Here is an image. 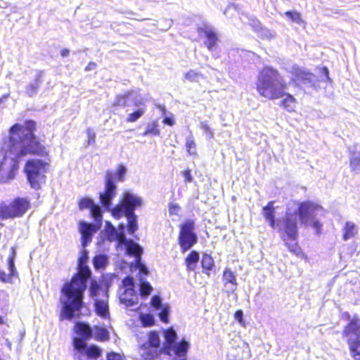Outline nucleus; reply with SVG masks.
Returning a JSON list of instances; mask_svg holds the SVG:
<instances>
[{
	"label": "nucleus",
	"mask_w": 360,
	"mask_h": 360,
	"mask_svg": "<svg viewBox=\"0 0 360 360\" xmlns=\"http://www.w3.org/2000/svg\"><path fill=\"white\" fill-rule=\"evenodd\" d=\"M77 353L86 356L89 359L97 360L102 355V349L97 345L85 343L82 345H77L73 348Z\"/></svg>",
	"instance_id": "20"
},
{
	"label": "nucleus",
	"mask_w": 360,
	"mask_h": 360,
	"mask_svg": "<svg viewBox=\"0 0 360 360\" xmlns=\"http://www.w3.org/2000/svg\"><path fill=\"white\" fill-rule=\"evenodd\" d=\"M93 265L96 271H101L105 269L109 263V258L105 254H98L93 258Z\"/></svg>",
	"instance_id": "34"
},
{
	"label": "nucleus",
	"mask_w": 360,
	"mask_h": 360,
	"mask_svg": "<svg viewBox=\"0 0 360 360\" xmlns=\"http://www.w3.org/2000/svg\"><path fill=\"white\" fill-rule=\"evenodd\" d=\"M292 75L291 81L296 85L302 84L307 87H316L318 81L317 77L309 71L293 65L290 70Z\"/></svg>",
	"instance_id": "15"
},
{
	"label": "nucleus",
	"mask_w": 360,
	"mask_h": 360,
	"mask_svg": "<svg viewBox=\"0 0 360 360\" xmlns=\"http://www.w3.org/2000/svg\"><path fill=\"white\" fill-rule=\"evenodd\" d=\"M16 255H17V253H16L15 247H14V246L11 247V250H10V255H9L7 260L15 261V258H16Z\"/></svg>",
	"instance_id": "59"
},
{
	"label": "nucleus",
	"mask_w": 360,
	"mask_h": 360,
	"mask_svg": "<svg viewBox=\"0 0 360 360\" xmlns=\"http://www.w3.org/2000/svg\"><path fill=\"white\" fill-rule=\"evenodd\" d=\"M44 75V70H37V75L34 77V81L31 82L25 86V92L27 96L32 98L37 94L43 83Z\"/></svg>",
	"instance_id": "25"
},
{
	"label": "nucleus",
	"mask_w": 360,
	"mask_h": 360,
	"mask_svg": "<svg viewBox=\"0 0 360 360\" xmlns=\"http://www.w3.org/2000/svg\"><path fill=\"white\" fill-rule=\"evenodd\" d=\"M94 336L96 340L105 341L109 338V333L106 328L95 326L94 328Z\"/></svg>",
	"instance_id": "37"
},
{
	"label": "nucleus",
	"mask_w": 360,
	"mask_h": 360,
	"mask_svg": "<svg viewBox=\"0 0 360 360\" xmlns=\"http://www.w3.org/2000/svg\"><path fill=\"white\" fill-rule=\"evenodd\" d=\"M101 290H102V285L96 280H91L89 288L90 297L95 300Z\"/></svg>",
	"instance_id": "40"
},
{
	"label": "nucleus",
	"mask_w": 360,
	"mask_h": 360,
	"mask_svg": "<svg viewBox=\"0 0 360 360\" xmlns=\"http://www.w3.org/2000/svg\"><path fill=\"white\" fill-rule=\"evenodd\" d=\"M274 201H269L267 205L262 207V214L269 225L274 229L278 226V222H281V219H276V207H274Z\"/></svg>",
	"instance_id": "23"
},
{
	"label": "nucleus",
	"mask_w": 360,
	"mask_h": 360,
	"mask_svg": "<svg viewBox=\"0 0 360 360\" xmlns=\"http://www.w3.org/2000/svg\"><path fill=\"white\" fill-rule=\"evenodd\" d=\"M181 210V207L176 203H169V213L170 215H178L179 211Z\"/></svg>",
	"instance_id": "52"
},
{
	"label": "nucleus",
	"mask_w": 360,
	"mask_h": 360,
	"mask_svg": "<svg viewBox=\"0 0 360 360\" xmlns=\"http://www.w3.org/2000/svg\"><path fill=\"white\" fill-rule=\"evenodd\" d=\"M291 203V209L295 207V210L292 213L296 217H298L301 224L305 226H311L316 229L319 233L321 229L322 224L320 221L316 219V212L322 210L323 207L311 200H306L301 202L294 201L289 202Z\"/></svg>",
	"instance_id": "5"
},
{
	"label": "nucleus",
	"mask_w": 360,
	"mask_h": 360,
	"mask_svg": "<svg viewBox=\"0 0 360 360\" xmlns=\"http://www.w3.org/2000/svg\"><path fill=\"white\" fill-rule=\"evenodd\" d=\"M234 319L237 321L240 326H245V323L243 319V311L242 309H238L234 314Z\"/></svg>",
	"instance_id": "51"
},
{
	"label": "nucleus",
	"mask_w": 360,
	"mask_h": 360,
	"mask_svg": "<svg viewBox=\"0 0 360 360\" xmlns=\"http://www.w3.org/2000/svg\"><path fill=\"white\" fill-rule=\"evenodd\" d=\"M288 240H289L287 239L285 241L283 242L285 243V245L288 247L289 251L296 255H299L301 252V248L297 243V240H290V242H289Z\"/></svg>",
	"instance_id": "45"
},
{
	"label": "nucleus",
	"mask_w": 360,
	"mask_h": 360,
	"mask_svg": "<svg viewBox=\"0 0 360 360\" xmlns=\"http://www.w3.org/2000/svg\"><path fill=\"white\" fill-rule=\"evenodd\" d=\"M139 296L142 299H146L153 291V287L150 285L149 282H148L145 277L143 274L139 272Z\"/></svg>",
	"instance_id": "27"
},
{
	"label": "nucleus",
	"mask_w": 360,
	"mask_h": 360,
	"mask_svg": "<svg viewBox=\"0 0 360 360\" xmlns=\"http://www.w3.org/2000/svg\"><path fill=\"white\" fill-rule=\"evenodd\" d=\"M321 73V82H326L328 83L332 84L333 80L329 76V70L327 67H322L320 70Z\"/></svg>",
	"instance_id": "49"
},
{
	"label": "nucleus",
	"mask_w": 360,
	"mask_h": 360,
	"mask_svg": "<svg viewBox=\"0 0 360 360\" xmlns=\"http://www.w3.org/2000/svg\"><path fill=\"white\" fill-rule=\"evenodd\" d=\"M117 184H115V174L110 170H108L105 177L104 191L99 193V202L103 212L104 211L110 212L112 213V200L117 194Z\"/></svg>",
	"instance_id": "12"
},
{
	"label": "nucleus",
	"mask_w": 360,
	"mask_h": 360,
	"mask_svg": "<svg viewBox=\"0 0 360 360\" xmlns=\"http://www.w3.org/2000/svg\"><path fill=\"white\" fill-rule=\"evenodd\" d=\"M178 243L182 253L191 250L198 241L197 233L195 231V224L193 219H186L179 226Z\"/></svg>",
	"instance_id": "11"
},
{
	"label": "nucleus",
	"mask_w": 360,
	"mask_h": 360,
	"mask_svg": "<svg viewBox=\"0 0 360 360\" xmlns=\"http://www.w3.org/2000/svg\"><path fill=\"white\" fill-rule=\"evenodd\" d=\"M48 165L46 162L41 159L32 158L26 162L24 172L32 188L34 190L41 188V184L45 182V174Z\"/></svg>",
	"instance_id": "7"
},
{
	"label": "nucleus",
	"mask_w": 360,
	"mask_h": 360,
	"mask_svg": "<svg viewBox=\"0 0 360 360\" xmlns=\"http://www.w3.org/2000/svg\"><path fill=\"white\" fill-rule=\"evenodd\" d=\"M155 311H158V316L162 322L165 323L169 322L170 307L168 304H164L162 307L158 308Z\"/></svg>",
	"instance_id": "38"
},
{
	"label": "nucleus",
	"mask_w": 360,
	"mask_h": 360,
	"mask_svg": "<svg viewBox=\"0 0 360 360\" xmlns=\"http://www.w3.org/2000/svg\"><path fill=\"white\" fill-rule=\"evenodd\" d=\"M107 227H108V228H115V226L111 224V222H110L109 221H105V229H106Z\"/></svg>",
	"instance_id": "64"
},
{
	"label": "nucleus",
	"mask_w": 360,
	"mask_h": 360,
	"mask_svg": "<svg viewBox=\"0 0 360 360\" xmlns=\"http://www.w3.org/2000/svg\"><path fill=\"white\" fill-rule=\"evenodd\" d=\"M113 107L127 108V112L133 111L127 115V122H135L146 112L147 107L143 97L138 90L127 91L123 94L117 95L112 103Z\"/></svg>",
	"instance_id": "4"
},
{
	"label": "nucleus",
	"mask_w": 360,
	"mask_h": 360,
	"mask_svg": "<svg viewBox=\"0 0 360 360\" xmlns=\"http://www.w3.org/2000/svg\"><path fill=\"white\" fill-rule=\"evenodd\" d=\"M89 252L83 250L78 259V271L70 281L65 283L61 288L62 296L60 298L62 304L60 318L71 321L85 314L82 309L85 307L84 292L88 281L91 276V271L87 265Z\"/></svg>",
	"instance_id": "2"
},
{
	"label": "nucleus",
	"mask_w": 360,
	"mask_h": 360,
	"mask_svg": "<svg viewBox=\"0 0 360 360\" xmlns=\"http://www.w3.org/2000/svg\"><path fill=\"white\" fill-rule=\"evenodd\" d=\"M107 360H123L121 355L115 353V352H110L108 353L107 355Z\"/></svg>",
	"instance_id": "56"
},
{
	"label": "nucleus",
	"mask_w": 360,
	"mask_h": 360,
	"mask_svg": "<svg viewBox=\"0 0 360 360\" xmlns=\"http://www.w3.org/2000/svg\"><path fill=\"white\" fill-rule=\"evenodd\" d=\"M150 306L153 309L154 311H156L158 308L162 307L164 303H162V298L160 295H153L150 299Z\"/></svg>",
	"instance_id": "48"
},
{
	"label": "nucleus",
	"mask_w": 360,
	"mask_h": 360,
	"mask_svg": "<svg viewBox=\"0 0 360 360\" xmlns=\"http://www.w3.org/2000/svg\"><path fill=\"white\" fill-rule=\"evenodd\" d=\"M186 148L190 155L196 154V144L191 134L186 137Z\"/></svg>",
	"instance_id": "43"
},
{
	"label": "nucleus",
	"mask_w": 360,
	"mask_h": 360,
	"mask_svg": "<svg viewBox=\"0 0 360 360\" xmlns=\"http://www.w3.org/2000/svg\"><path fill=\"white\" fill-rule=\"evenodd\" d=\"M94 220V224H90L85 221H81L79 223V231L81 235L94 234L97 232L103 224V217H101V220L97 221L96 217H92Z\"/></svg>",
	"instance_id": "26"
},
{
	"label": "nucleus",
	"mask_w": 360,
	"mask_h": 360,
	"mask_svg": "<svg viewBox=\"0 0 360 360\" xmlns=\"http://www.w3.org/2000/svg\"><path fill=\"white\" fill-rule=\"evenodd\" d=\"M342 319L345 321H347L348 322L350 321L351 319H352V316L350 315V314L348 311H345L342 314Z\"/></svg>",
	"instance_id": "61"
},
{
	"label": "nucleus",
	"mask_w": 360,
	"mask_h": 360,
	"mask_svg": "<svg viewBox=\"0 0 360 360\" xmlns=\"http://www.w3.org/2000/svg\"><path fill=\"white\" fill-rule=\"evenodd\" d=\"M78 207L80 210L89 209L91 217H96L97 221L101 220L103 217V210L100 205L96 203L94 200L89 197L82 198L78 202Z\"/></svg>",
	"instance_id": "17"
},
{
	"label": "nucleus",
	"mask_w": 360,
	"mask_h": 360,
	"mask_svg": "<svg viewBox=\"0 0 360 360\" xmlns=\"http://www.w3.org/2000/svg\"><path fill=\"white\" fill-rule=\"evenodd\" d=\"M74 331L78 337L72 338L73 348L78 345H82L87 343L94 336V329L88 323L83 321H77L74 326Z\"/></svg>",
	"instance_id": "16"
},
{
	"label": "nucleus",
	"mask_w": 360,
	"mask_h": 360,
	"mask_svg": "<svg viewBox=\"0 0 360 360\" xmlns=\"http://www.w3.org/2000/svg\"><path fill=\"white\" fill-rule=\"evenodd\" d=\"M124 216L127 219V232L129 235L134 236L138 230V216L135 213L125 214Z\"/></svg>",
	"instance_id": "33"
},
{
	"label": "nucleus",
	"mask_w": 360,
	"mask_h": 360,
	"mask_svg": "<svg viewBox=\"0 0 360 360\" xmlns=\"http://www.w3.org/2000/svg\"><path fill=\"white\" fill-rule=\"evenodd\" d=\"M148 346V355L152 358L162 353L160 347V339L159 333L157 331H150L148 334V341L146 344Z\"/></svg>",
	"instance_id": "21"
},
{
	"label": "nucleus",
	"mask_w": 360,
	"mask_h": 360,
	"mask_svg": "<svg viewBox=\"0 0 360 360\" xmlns=\"http://www.w3.org/2000/svg\"><path fill=\"white\" fill-rule=\"evenodd\" d=\"M200 260V254L196 250H192L186 257L185 263L188 271H195Z\"/></svg>",
	"instance_id": "32"
},
{
	"label": "nucleus",
	"mask_w": 360,
	"mask_h": 360,
	"mask_svg": "<svg viewBox=\"0 0 360 360\" xmlns=\"http://www.w3.org/2000/svg\"><path fill=\"white\" fill-rule=\"evenodd\" d=\"M139 321L143 327H150L155 323V319L152 314H141Z\"/></svg>",
	"instance_id": "41"
},
{
	"label": "nucleus",
	"mask_w": 360,
	"mask_h": 360,
	"mask_svg": "<svg viewBox=\"0 0 360 360\" xmlns=\"http://www.w3.org/2000/svg\"><path fill=\"white\" fill-rule=\"evenodd\" d=\"M126 254L135 257L134 263H131V269H135L140 271L145 276H148L149 271L146 265L141 262V255L143 254V248L131 239L124 238L123 244Z\"/></svg>",
	"instance_id": "13"
},
{
	"label": "nucleus",
	"mask_w": 360,
	"mask_h": 360,
	"mask_svg": "<svg viewBox=\"0 0 360 360\" xmlns=\"http://www.w3.org/2000/svg\"><path fill=\"white\" fill-rule=\"evenodd\" d=\"M201 266L202 273L210 276V271H213L215 268V264L212 257L209 254L203 253L201 259Z\"/></svg>",
	"instance_id": "29"
},
{
	"label": "nucleus",
	"mask_w": 360,
	"mask_h": 360,
	"mask_svg": "<svg viewBox=\"0 0 360 360\" xmlns=\"http://www.w3.org/2000/svg\"><path fill=\"white\" fill-rule=\"evenodd\" d=\"M286 17L290 19L293 22L300 24L302 22L300 14L294 11H288L285 13Z\"/></svg>",
	"instance_id": "47"
},
{
	"label": "nucleus",
	"mask_w": 360,
	"mask_h": 360,
	"mask_svg": "<svg viewBox=\"0 0 360 360\" xmlns=\"http://www.w3.org/2000/svg\"><path fill=\"white\" fill-rule=\"evenodd\" d=\"M163 334L165 341L162 347V353L171 356V353L173 352L175 355L173 360H186L190 343L185 339L177 342V333L173 328L165 330Z\"/></svg>",
	"instance_id": "6"
},
{
	"label": "nucleus",
	"mask_w": 360,
	"mask_h": 360,
	"mask_svg": "<svg viewBox=\"0 0 360 360\" xmlns=\"http://www.w3.org/2000/svg\"><path fill=\"white\" fill-rule=\"evenodd\" d=\"M97 68V64L94 62H89V64L84 68L86 72L94 70Z\"/></svg>",
	"instance_id": "60"
},
{
	"label": "nucleus",
	"mask_w": 360,
	"mask_h": 360,
	"mask_svg": "<svg viewBox=\"0 0 360 360\" xmlns=\"http://www.w3.org/2000/svg\"><path fill=\"white\" fill-rule=\"evenodd\" d=\"M0 281L4 283V281H8L6 280V272L1 269H0Z\"/></svg>",
	"instance_id": "63"
},
{
	"label": "nucleus",
	"mask_w": 360,
	"mask_h": 360,
	"mask_svg": "<svg viewBox=\"0 0 360 360\" xmlns=\"http://www.w3.org/2000/svg\"><path fill=\"white\" fill-rule=\"evenodd\" d=\"M101 234L102 235L103 240H106L110 242L117 241V246L121 245V243L118 241L119 233L115 228L107 227Z\"/></svg>",
	"instance_id": "35"
},
{
	"label": "nucleus",
	"mask_w": 360,
	"mask_h": 360,
	"mask_svg": "<svg viewBox=\"0 0 360 360\" xmlns=\"http://www.w3.org/2000/svg\"><path fill=\"white\" fill-rule=\"evenodd\" d=\"M197 75H198V74L195 71L190 70L186 73L185 78L190 81H194Z\"/></svg>",
	"instance_id": "57"
},
{
	"label": "nucleus",
	"mask_w": 360,
	"mask_h": 360,
	"mask_svg": "<svg viewBox=\"0 0 360 360\" xmlns=\"http://www.w3.org/2000/svg\"><path fill=\"white\" fill-rule=\"evenodd\" d=\"M142 199L131 192L127 191L123 193L120 202L113 207L112 216L120 219L125 214L135 213V210L141 207Z\"/></svg>",
	"instance_id": "9"
},
{
	"label": "nucleus",
	"mask_w": 360,
	"mask_h": 360,
	"mask_svg": "<svg viewBox=\"0 0 360 360\" xmlns=\"http://www.w3.org/2000/svg\"><path fill=\"white\" fill-rule=\"evenodd\" d=\"M351 171L360 174V143H355L348 148Z\"/></svg>",
	"instance_id": "22"
},
{
	"label": "nucleus",
	"mask_w": 360,
	"mask_h": 360,
	"mask_svg": "<svg viewBox=\"0 0 360 360\" xmlns=\"http://www.w3.org/2000/svg\"><path fill=\"white\" fill-rule=\"evenodd\" d=\"M160 134L158 129V124L156 122H153L147 125L146 131L142 134L143 136L148 135L159 136Z\"/></svg>",
	"instance_id": "42"
},
{
	"label": "nucleus",
	"mask_w": 360,
	"mask_h": 360,
	"mask_svg": "<svg viewBox=\"0 0 360 360\" xmlns=\"http://www.w3.org/2000/svg\"><path fill=\"white\" fill-rule=\"evenodd\" d=\"M70 51L68 49H63L60 51V56L63 58L68 57L70 55Z\"/></svg>",
	"instance_id": "62"
},
{
	"label": "nucleus",
	"mask_w": 360,
	"mask_h": 360,
	"mask_svg": "<svg viewBox=\"0 0 360 360\" xmlns=\"http://www.w3.org/2000/svg\"><path fill=\"white\" fill-rule=\"evenodd\" d=\"M30 208V202L27 198H15L11 203L0 202V219L2 220L22 217Z\"/></svg>",
	"instance_id": "8"
},
{
	"label": "nucleus",
	"mask_w": 360,
	"mask_h": 360,
	"mask_svg": "<svg viewBox=\"0 0 360 360\" xmlns=\"http://www.w3.org/2000/svg\"><path fill=\"white\" fill-rule=\"evenodd\" d=\"M222 281L227 293L233 294L236 292L238 287L236 276L230 268H226L224 270Z\"/></svg>",
	"instance_id": "24"
},
{
	"label": "nucleus",
	"mask_w": 360,
	"mask_h": 360,
	"mask_svg": "<svg viewBox=\"0 0 360 360\" xmlns=\"http://www.w3.org/2000/svg\"><path fill=\"white\" fill-rule=\"evenodd\" d=\"M183 176L184 177V181L186 182L191 183L193 181V178L191 174V171L190 169H186L183 172Z\"/></svg>",
	"instance_id": "55"
},
{
	"label": "nucleus",
	"mask_w": 360,
	"mask_h": 360,
	"mask_svg": "<svg viewBox=\"0 0 360 360\" xmlns=\"http://www.w3.org/2000/svg\"><path fill=\"white\" fill-rule=\"evenodd\" d=\"M95 311L98 316L102 318H106L109 315V309L108 302L103 300L95 299L94 300Z\"/></svg>",
	"instance_id": "30"
},
{
	"label": "nucleus",
	"mask_w": 360,
	"mask_h": 360,
	"mask_svg": "<svg viewBox=\"0 0 360 360\" xmlns=\"http://www.w3.org/2000/svg\"><path fill=\"white\" fill-rule=\"evenodd\" d=\"M200 129L205 134L207 139H212L214 138V133L206 122H200Z\"/></svg>",
	"instance_id": "50"
},
{
	"label": "nucleus",
	"mask_w": 360,
	"mask_h": 360,
	"mask_svg": "<svg viewBox=\"0 0 360 360\" xmlns=\"http://www.w3.org/2000/svg\"><path fill=\"white\" fill-rule=\"evenodd\" d=\"M279 231H282L281 239L285 241L297 240L299 236L297 219L291 211V203L286 205V210L284 217L281 222H278Z\"/></svg>",
	"instance_id": "10"
},
{
	"label": "nucleus",
	"mask_w": 360,
	"mask_h": 360,
	"mask_svg": "<svg viewBox=\"0 0 360 360\" xmlns=\"http://www.w3.org/2000/svg\"><path fill=\"white\" fill-rule=\"evenodd\" d=\"M127 171V167L124 165H119L116 172H112L115 176V183L117 182V181H124Z\"/></svg>",
	"instance_id": "44"
},
{
	"label": "nucleus",
	"mask_w": 360,
	"mask_h": 360,
	"mask_svg": "<svg viewBox=\"0 0 360 360\" xmlns=\"http://www.w3.org/2000/svg\"><path fill=\"white\" fill-rule=\"evenodd\" d=\"M256 89L261 96L275 100L284 96L287 84L278 70L271 66H264L258 73Z\"/></svg>",
	"instance_id": "3"
},
{
	"label": "nucleus",
	"mask_w": 360,
	"mask_h": 360,
	"mask_svg": "<svg viewBox=\"0 0 360 360\" xmlns=\"http://www.w3.org/2000/svg\"><path fill=\"white\" fill-rule=\"evenodd\" d=\"M160 109L162 112L163 115V123L168 126H173L175 123L174 119L172 116V115L169 112V115H168L167 113V110L165 106L160 107Z\"/></svg>",
	"instance_id": "46"
},
{
	"label": "nucleus",
	"mask_w": 360,
	"mask_h": 360,
	"mask_svg": "<svg viewBox=\"0 0 360 360\" xmlns=\"http://www.w3.org/2000/svg\"><path fill=\"white\" fill-rule=\"evenodd\" d=\"M199 34H203L206 38L205 44L210 51H212L219 40L218 35L214 29L208 25H204L203 27H199L197 29Z\"/></svg>",
	"instance_id": "19"
},
{
	"label": "nucleus",
	"mask_w": 360,
	"mask_h": 360,
	"mask_svg": "<svg viewBox=\"0 0 360 360\" xmlns=\"http://www.w3.org/2000/svg\"><path fill=\"white\" fill-rule=\"evenodd\" d=\"M94 234L81 235L82 246L84 248L91 242Z\"/></svg>",
	"instance_id": "53"
},
{
	"label": "nucleus",
	"mask_w": 360,
	"mask_h": 360,
	"mask_svg": "<svg viewBox=\"0 0 360 360\" xmlns=\"http://www.w3.org/2000/svg\"><path fill=\"white\" fill-rule=\"evenodd\" d=\"M37 122L26 120L22 124L15 123L9 129V136L4 141L6 153L0 161V184H9L15 178L19 162L27 155L46 158V148L39 141L34 131Z\"/></svg>",
	"instance_id": "1"
},
{
	"label": "nucleus",
	"mask_w": 360,
	"mask_h": 360,
	"mask_svg": "<svg viewBox=\"0 0 360 360\" xmlns=\"http://www.w3.org/2000/svg\"><path fill=\"white\" fill-rule=\"evenodd\" d=\"M261 33L262 37L266 39H271L274 37L271 30L267 29H262Z\"/></svg>",
	"instance_id": "58"
},
{
	"label": "nucleus",
	"mask_w": 360,
	"mask_h": 360,
	"mask_svg": "<svg viewBox=\"0 0 360 360\" xmlns=\"http://www.w3.org/2000/svg\"><path fill=\"white\" fill-rule=\"evenodd\" d=\"M349 354L354 360H360V338H350L346 340Z\"/></svg>",
	"instance_id": "28"
},
{
	"label": "nucleus",
	"mask_w": 360,
	"mask_h": 360,
	"mask_svg": "<svg viewBox=\"0 0 360 360\" xmlns=\"http://www.w3.org/2000/svg\"><path fill=\"white\" fill-rule=\"evenodd\" d=\"M120 295V303L126 307H134L139 303V295L136 290L134 279L132 276H127L122 281Z\"/></svg>",
	"instance_id": "14"
},
{
	"label": "nucleus",
	"mask_w": 360,
	"mask_h": 360,
	"mask_svg": "<svg viewBox=\"0 0 360 360\" xmlns=\"http://www.w3.org/2000/svg\"><path fill=\"white\" fill-rule=\"evenodd\" d=\"M342 336L346 340L350 338H360V317L357 314L352 316V319L344 326Z\"/></svg>",
	"instance_id": "18"
},
{
	"label": "nucleus",
	"mask_w": 360,
	"mask_h": 360,
	"mask_svg": "<svg viewBox=\"0 0 360 360\" xmlns=\"http://www.w3.org/2000/svg\"><path fill=\"white\" fill-rule=\"evenodd\" d=\"M343 235L342 239L344 241H347L352 238L354 237L358 233V228L356 225L352 221H347L342 229Z\"/></svg>",
	"instance_id": "31"
},
{
	"label": "nucleus",
	"mask_w": 360,
	"mask_h": 360,
	"mask_svg": "<svg viewBox=\"0 0 360 360\" xmlns=\"http://www.w3.org/2000/svg\"><path fill=\"white\" fill-rule=\"evenodd\" d=\"M86 134L88 136V145H92L96 141V134L91 128L87 129Z\"/></svg>",
	"instance_id": "54"
},
{
	"label": "nucleus",
	"mask_w": 360,
	"mask_h": 360,
	"mask_svg": "<svg viewBox=\"0 0 360 360\" xmlns=\"http://www.w3.org/2000/svg\"><path fill=\"white\" fill-rule=\"evenodd\" d=\"M8 270L9 273H6V280L8 281H4V283H14L13 278H18V272L16 269L15 261L7 260Z\"/></svg>",
	"instance_id": "36"
},
{
	"label": "nucleus",
	"mask_w": 360,
	"mask_h": 360,
	"mask_svg": "<svg viewBox=\"0 0 360 360\" xmlns=\"http://www.w3.org/2000/svg\"><path fill=\"white\" fill-rule=\"evenodd\" d=\"M284 96H285V98L281 101V105L283 106V108L286 110L291 112L294 110V103H295V98H294L293 96L286 92Z\"/></svg>",
	"instance_id": "39"
}]
</instances>
